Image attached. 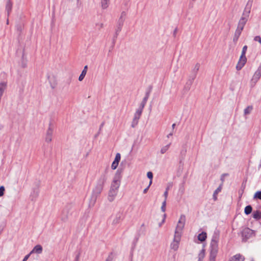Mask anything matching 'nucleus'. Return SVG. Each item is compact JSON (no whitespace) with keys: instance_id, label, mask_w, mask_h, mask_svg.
Listing matches in <instances>:
<instances>
[{"instance_id":"obj_1","label":"nucleus","mask_w":261,"mask_h":261,"mask_svg":"<svg viewBox=\"0 0 261 261\" xmlns=\"http://www.w3.org/2000/svg\"><path fill=\"white\" fill-rule=\"evenodd\" d=\"M218 237L217 236H213L211 243V250L210 255V261H215L218 252Z\"/></svg>"},{"instance_id":"obj_2","label":"nucleus","mask_w":261,"mask_h":261,"mask_svg":"<svg viewBox=\"0 0 261 261\" xmlns=\"http://www.w3.org/2000/svg\"><path fill=\"white\" fill-rule=\"evenodd\" d=\"M185 223L186 216L184 215H181L177 222L174 234H178V236H181L182 231L185 227Z\"/></svg>"},{"instance_id":"obj_3","label":"nucleus","mask_w":261,"mask_h":261,"mask_svg":"<svg viewBox=\"0 0 261 261\" xmlns=\"http://www.w3.org/2000/svg\"><path fill=\"white\" fill-rule=\"evenodd\" d=\"M247 49V46L246 45H245L242 49V54L241 55V57L240 58L239 61L236 66V69L238 70H241L242 67L244 66L245 64L247 59L245 56V54L246 52Z\"/></svg>"},{"instance_id":"obj_4","label":"nucleus","mask_w":261,"mask_h":261,"mask_svg":"<svg viewBox=\"0 0 261 261\" xmlns=\"http://www.w3.org/2000/svg\"><path fill=\"white\" fill-rule=\"evenodd\" d=\"M121 171L120 170H118L117 171L111 183V187L118 189L119 188L121 178Z\"/></svg>"},{"instance_id":"obj_5","label":"nucleus","mask_w":261,"mask_h":261,"mask_svg":"<svg viewBox=\"0 0 261 261\" xmlns=\"http://www.w3.org/2000/svg\"><path fill=\"white\" fill-rule=\"evenodd\" d=\"M249 13H250L249 11H245L243 13L242 16L241 17V18H240V19L239 21L238 28L243 30L244 27L248 20Z\"/></svg>"},{"instance_id":"obj_6","label":"nucleus","mask_w":261,"mask_h":261,"mask_svg":"<svg viewBox=\"0 0 261 261\" xmlns=\"http://www.w3.org/2000/svg\"><path fill=\"white\" fill-rule=\"evenodd\" d=\"M200 67V64L199 63H197L193 69V71L195 73L188 80L186 83V87L189 89L191 85L192 84L194 79L196 77V73L198 71Z\"/></svg>"},{"instance_id":"obj_7","label":"nucleus","mask_w":261,"mask_h":261,"mask_svg":"<svg viewBox=\"0 0 261 261\" xmlns=\"http://www.w3.org/2000/svg\"><path fill=\"white\" fill-rule=\"evenodd\" d=\"M181 236L178 234H174V239L171 244L170 247L174 251H176L179 247V242L180 241Z\"/></svg>"},{"instance_id":"obj_8","label":"nucleus","mask_w":261,"mask_h":261,"mask_svg":"<svg viewBox=\"0 0 261 261\" xmlns=\"http://www.w3.org/2000/svg\"><path fill=\"white\" fill-rule=\"evenodd\" d=\"M126 16V13L125 12H122L121 13L120 17L118 20V24H117V29L116 30V34L118 33L121 31L122 27L123 25V22L125 20V17Z\"/></svg>"},{"instance_id":"obj_9","label":"nucleus","mask_w":261,"mask_h":261,"mask_svg":"<svg viewBox=\"0 0 261 261\" xmlns=\"http://www.w3.org/2000/svg\"><path fill=\"white\" fill-rule=\"evenodd\" d=\"M103 186L97 184L92 192V197L96 199V197L101 193L103 190Z\"/></svg>"},{"instance_id":"obj_10","label":"nucleus","mask_w":261,"mask_h":261,"mask_svg":"<svg viewBox=\"0 0 261 261\" xmlns=\"http://www.w3.org/2000/svg\"><path fill=\"white\" fill-rule=\"evenodd\" d=\"M143 109L139 108L134 115V118L133 121L132 126L134 127L138 123V120L140 119V117L142 114Z\"/></svg>"},{"instance_id":"obj_11","label":"nucleus","mask_w":261,"mask_h":261,"mask_svg":"<svg viewBox=\"0 0 261 261\" xmlns=\"http://www.w3.org/2000/svg\"><path fill=\"white\" fill-rule=\"evenodd\" d=\"M122 220V213L119 212L112 217V224L116 225Z\"/></svg>"},{"instance_id":"obj_12","label":"nucleus","mask_w":261,"mask_h":261,"mask_svg":"<svg viewBox=\"0 0 261 261\" xmlns=\"http://www.w3.org/2000/svg\"><path fill=\"white\" fill-rule=\"evenodd\" d=\"M252 234V230L249 228H245L243 230L242 232V237L243 240L244 241H247V240L249 238L251 235Z\"/></svg>"},{"instance_id":"obj_13","label":"nucleus","mask_w":261,"mask_h":261,"mask_svg":"<svg viewBox=\"0 0 261 261\" xmlns=\"http://www.w3.org/2000/svg\"><path fill=\"white\" fill-rule=\"evenodd\" d=\"M43 248L40 245H37L35 246L32 250L30 252V254L36 253L41 254L42 252Z\"/></svg>"},{"instance_id":"obj_14","label":"nucleus","mask_w":261,"mask_h":261,"mask_svg":"<svg viewBox=\"0 0 261 261\" xmlns=\"http://www.w3.org/2000/svg\"><path fill=\"white\" fill-rule=\"evenodd\" d=\"M245 257L241 254H237L230 258V261H244Z\"/></svg>"},{"instance_id":"obj_15","label":"nucleus","mask_w":261,"mask_h":261,"mask_svg":"<svg viewBox=\"0 0 261 261\" xmlns=\"http://www.w3.org/2000/svg\"><path fill=\"white\" fill-rule=\"evenodd\" d=\"M107 179V176L106 173H102L99 177L97 181V184L103 186Z\"/></svg>"},{"instance_id":"obj_16","label":"nucleus","mask_w":261,"mask_h":261,"mask_svg":"<svg viewBox=\"0 0 261 261\" xmlns=\"http://www.w3.org/2000/svg\"><path fill=\"white\" fill-rule=\"evenodd\" d=\"M260 76L261 73L259 72L258 71L256 70L252 76V78L251 79V82L254 83V84H255L260 79Z\"/></svg>"},{"instance_id":"obj_17","label":"nucleus","mask_w":261,"mask_h":261,"mask_svg":"<svg viewBox=\"0 0 261 261\" xmlns=\"http://www.w3.org/2000/svg\"><path fill=\"white\" fill-rule=\"evenodd\" d=\"M12 8V3L10 0H8L7 2L6 5V10L7 11L8 16H9V15L11 12Z\"/></svg>"},{"instance_id":"obj_18","label":"nucleus","mask_w":261,"mask_h":261,"mask_svg":"<svg viewBox=\"0 0 261 261\" xmlns=\"http://www.w3.org/2000/svg\"><path fill=\"white\" fill-rule=\"evenodd\" d=\"M110 0H101L100 6L102 10L107 9L109 6Z\"/></svg>"},{"instance_id":"obj_19","label":"nucleus","mask_w":261,"mask_h":261,"mask_svg":"<svg viewBox=\"0 0 261 261\" xmlns=\"http://www.w3.org/2000/svg\"><path fill=\"white\" fill-rule=\"evenodd\" d=\"M117 195V194L115 192L109 190L108 197L109 201L111 202L113 201L115 199Z\"/></svg>"},{"instance_id":"obj_20","label":"nucleus","mask_w":261,"mask_h":261,"mask_svg":"<svg viewBox=\"0 0 261 261\" xmlns=\"http://www.w3.org/2000/svg\"><path fill=\"white\" fill-rule=\"evenodd\" d=\"M206 238V232H202L200 233L198 236V240L200 242H203L205 240Z\"/></svg>"},{"instance_id":"obj_21","label":"nucleus","mask_w":261,"mask_h":261,"mask_svg":"<svg viewBox=\"0 0 261 261\" xmlns=\"http://www.w3.org/2000/svg\"><path fill=\"white\" fill-rule=\"evenodd\" d=\"M222 184H221L219 187L215 191L213 194V198L215 200L217 199V194L221 191L222 189Z\"/></svg>"},{"instance_id":"obj_22","label":"nucleus","mask_w":261,"mask_h":261,"mask_svg":"<svg viewBox=\"0 0 261 261\" xmlns=\"http://www.w3.org/2000/svg\"><path fill=\"white\" fill-rule=\"evenodd\" d=\"M253 217L256 219H259L261 218V212L259 211H256L253 213Z\"/></svg>"},{"instance_id":"obj_23","label":"nucleus","mask_w":261,"mask_h":261,"mask_svg":"<svg viewBox=\"0 0 261 261\" xmlns=\"http://www.w3.org/2000/svg\"><path fill=\"white\" fill-rule=\"evenodd\" d=\"M148 95L147 94L146 96L143 98L141 103L140 105L139 108L143 109H144L145 105V104L147 102V100L148 99Z\"/></svg>"},{"instance_id":"obj_24","label":"nucleus","mask_w":261,"mask_h":261,"mask_svg":"<svg viewBox=\"0 0 261 261\" xmlns=\"http://www.w3.org/2000/svg\"><path fill=\"white\" fill-rule=\"evenodd\" d=\"M171 145V143H169L168 144L163 146L161 149V153L162 154L165 153L169 148Z\"/></svg>"},{"instance_id":"obj_25","label":"nucleus","mask_w":261,"mask_h":261,"mask_svg":"<svg viewBox=\"0 0 261 261\" xmlns=\"http://www.w3.org/2000/svg\"><path fill=\"white\" fill-rule=\"evenodd\" d=\"M253 109V107L251 106H248L244 111V115H247L249 114Z\"/></svg>"},{"instance_id":"obj_26","label":"nucleus","mask_w":261,"mask_h":261,"mask_svg":"<svg viewBox=\"0 0 261 261\" xmlns=\"http://www.w3.org/2000/svg\"><path fill=\"white\" fill-rule=\"evenodd\" d=\"M6 83L5 82H2L0 83V92L4 93L6 88Z\"/></svg>"},{"instance_id":"obj_27","label":"nucleus","mask_w":261,"mask_h":261,"mask_svg":"<svg viewBox=\"0 0 261 261\" xmlns=\"http://www.w3.org/2000/svg\"><path fill=\"white\" fill-rule=\"evenodd\" d=\"M204 249H202L198 254V261H202L204 257Z\"/></svg>"},{"instance_id":"obj_28","label":"nucleus","mask_w":261,"mask_h":261,"mask_svg":"<svg viewBox=\"0 0 261 261\" xmlns=\"http://www.w3.org/2000/svg\"><path fill=\"white\" fill-rule=\"evenodd\" d=\"M252 210V207L250 205H247L245 208V213L246 215H249L251 213Z\"/></svg>"},{"instance_id":"obj_29","label":"nucleus","mask_w":261,"mask_h":261,"mask_svg":"<svg viewBox=\"0 0 261 261\" xmlns=\"http://www.w3.org/2000/svg\"><path fill=\"white\" fill-rule=\"evenodd\" d=\"M147 176L150 179L149 185H151L152 182L153 174L151 172L149 171L147 173Z\"/></svg>"},{"instance_id":"obj_30","label":"nucleus","mask_w":261,"mask_h":261,"mask_svg":"<svg viewBox=\"0 0 261 261\" xmlns=\"http://www.w3.org/2000/svg\"><path fill=\"white\" fill-rule=\"evenodd\" d=\"M242 29H240L239 28L237 27L236 31H235V33H234V35L236 36V37H239L241 34V32L242 31Z\"/></svg>"},{"instance_id":"obj_31","label":"nucleus","mask_w":261,"mask_h":261,"mask_svg":"<svg viewBox=\"0 0 261 261\" xmlns=\"http://www.w3.org/2000/svg\"><path fill=\"white\" fill-rule=\"evenodd\" d=\"M86 73H87L85 72V71H82V73H81L79 77V81H82L83 80V79H84Z\"/></svg>"},{"instance_id":"obj_32","label":"nucleus","mask_w":261,"mask_h":261,"mask_svg":"<svg viewBox=\"0 0 261 261\" xmlns=\"http://www.w3.org/2000/svg\"><path fill=\"white\" fill-rule=\"evenodd\" d=\"M253 198L254 199L258 198L261 199V191L256 192L254 195Z\"/></svg>"},{"instance_id":"obj_33","label":"nucleus","mask_w":261,"mask_h":261,"mask_svg":"<svg viewBox=\"0 0 261 261\" xmlns=\"http://www.w3.org/2000/svg\"><path fill=\"white\" fill-rule=\"evenodd\" d=\"M118 164H119L118 162H116L115 161H113L112 164V165H111L112 169L113 170L116 169L118 166Z\"/></svg>"},{"instance_id":"obj_34","label":"nucleus","mask_w":261,"mask_h":261,"mask_svg":"<svg viewBox=\"0 0 261 261\" xmlns=\"http://www.w3.org/2000/svg\"><path fill=\"white\" fill-rule=\"evenodd\" d=\"M121 159V155L119 153H117L116 154L115 158L114 161H115L116 162H119Z\"/></svg>"},{"instance_id":"obj_35","label":"nucleus","mask_w":261,"mask_h":261,"mask_svg":"<svg viewBox=\"0 0 261 261\" xmlns=\"http://www.w3.org/2000/svg\"><path fill=\"white\" fill-rule=\"evenodd\" d=\"M253 40L255 42H258L261 45V37L259 36H255Z\"/></svg>"},{"instance_id":"obj_36","label":"nucleus","mask_w":261,"mask_h":261,"mask_svg":"<svg viewBox=\"0 0 261 261\" xmlns=\"http://www.w3.org/2000/svg\"><path fill=\"white\" fill-rule=\"evenodd\" d=\"M166 200H164L162 203V205L161 206V210L163 212H165L166 211Z\"/></svg>"},{"instance_id":"obj_37","label":"nucleus","mask_w":261,"mask_h":261,"mask_svg":"<svg viewBox=\"0 0 261 261\" xmlns=\"http://www.w3.org/2000/svg\"><path fill=\"white\" fill-rule=\"evenodd\" d=\"M52 135H53V130L50 128H49L48 129V130H47L46 136L52 137Z\"/></svg>"},{"instance_id":"obj_38","label":"nucleus","mask_w":261,"mask_h":261,"mask_svg":"<svg viewBox=\"0 0 261 261\" xmlns=\"http://www.w3.org/2000/svg\"><path fill=\"white\" fill-rule=\"evenodd\" d=\"M5 191V188L3 186L0 187V196H2L4 195Z\"/></svg>"},{"instance_id":"obj_39","label":"nucleus","mask_w":261,"mask_h":261,"mask_svg":"<svg viewBox=\"0 0 261 261\" xmlns=\"http://www.w3.org/2000/svg\"><path fill=\"white\" fill-rule=\"evenodd\" d=\"M166 214H164V215H163V219H162V220L161 222H160V223L159 224V227H161V226L162 225V224L165 222V219H166Z\"/></svg>"},{"instance_id":"obj_40","label":"nucleus","mask_w":261,"mask_h":261,"mask_svg":"<svg viewBox=\"0 0 261 261\" xmlns=\"http://www.w3.org/2000/svg\"><path fill=\"white\" fill-rule=\"evenodd\" d=\"M51 140H52V137L46 136L45 141L46 142L49 143V142H50L51 141Z\"/></svg>"},{"instance_id":"obj_41","label":"nucleus","mask_w":261,"mask_h":261,"mask_svg":"<svg viewBox=\"0 0 261 261\" xmlns=\"http://www.w3.org/2000/svg\"><path fill=\"white\" fill-rule=\"evenodd\" d=\"M96 25L98 29H102L103 27V24L101 22H98V23H96Z\"/></svg>"},{"instance_id":"obj_42","label":"nucleus","mask_w":261,"mask_h":261,"mask_svg":"<svg viewBox=\"0 0 261 261\" xmlns=\"http://www.w3.org/2000/svg\"><path fill=\"white\" fill-rule=\"evenodd\" d=\"M118 188H112V187H110V190L112 191V192H115L116 193H118Z\"/></svg>"},{"instance_id":"obj_43","label":"nucleus","mask_w":261,"mask_h":261,"mask_svg":"<svg viewBox=\"0 0 261 261\" xmlns=\"http://www.w3.org/2000/svg\"><path fill=\"white\" fill-rule=\"evenodd\" d=\"M168 191H165V192H164V196L165 197V200H166L167 198V196H168Z\"/></svg>"},{"instance_id":"obj_44","label":"nucleus","mask_w":261,"mask_h":261,"mask_svg":"<svg viewBox=\"0 0 261 261\" xmlns=\"http://www.w3.org/2000/svg\"><path fill=\"white\" fill-rule=\"evenodd\" d=\"M172 184L171 183L168 184L167 186L166 190L168 191L172 187Z\"/></svg>"},{"instance_id":"obj_45","label":"nucleus","mask_w":261,"mask_h":261,"mask_svg":"<svg viewBox=\"0 0 261 261\" xmlns=\"http://www.w3.org/2000/svg\"><path fill=\"white\" fill-rule=\"evenodd\" d=\"M224 175H228V174H223L221 176V180H222V182H223L224 180Z\"/></svg>"},{"instance_id":"obj_46","label":"nucleus","mask_w":261,"mask_h":261,"mask_svg":"<svg viewBox=\"0 0 261 261\" xmlns=\"http://www.w3.org/2000/svg\"><path fill=\"white\" fill-rule=\"evenodd\" d=\"M30 255L31 254H30V253H29V254L25 256V257H24V258L23 259V260L22 261H27Z\"/></svg>"},{"instance_id":"obj_47","label":"nucleus","mask_w":261,"mask_h":261,"mask_svg":"<svg viewBox=\"0 0 261 261\" xmlns=\"http://www.w3.org/2000/svg\"><path fill=\"white\" fill-rule=\"evenodd\" d=\"M150 185L149 184V185L148 186V187L147 188H146L144 190H143V193H146L147 191L148 190L149 187H150Z\"/></svg>"},{"instance_id":"obj_48","label":"nucleus","mask_w":261,"mask_h":261,"mask_svg":"<svg viewBox=\"0 0 261 261\" xmlns=\"http://www.w3.org/2000/svg\"><path fill=\"white\" fill-rule=\"evenodd\" d=\"M112 257L111 255H109L107 259H106V261H112Z\"/></svg>"},{"instance_id":"obj_49","label":"nucleus","mask_w":261,"mask_h":261,"mask_svg":"<svg viewBox=\"0 0 261 261\" xmlns=\"http://www.w3.org/2000/svg\"><path fill=\"white\" fill-rule=\"evenodd\" d=\"M239 37H236V36L234 35L233 40L234 42H237Z\"/></svg>"},{"instance_id":"obj_50","label":"nucleus","mask_w":261,"mask_h":261,"mask_svg":"<svg viewBox=\"0 0 261 261\" xmlns=\"http://www.w3.org/2000/svg\"><path fill=\"white\" fill-rule=\"evenodd\" d=\"M87 69H88V66H87V65H86V66L84 67V69H83V71H85V72H86V73H87Z\"/></svg>"},{"instance_id":"obj_51","label":"nucleus","mask_w":261,"mask_h":261,"mask_svg":"<svg viewBox=\"0 0 261 261\" xmlns=\"http://www.w3.org/2000/svg\"><path fill=\"white\" fill-rule=\"evenodd\" d=\"M257 70L261 73V63H260V64L258 68H257Z\"/></svg>"},{"instance_id":"obj_52","label":"nucleus","mask_w":261,"mask_h":261,"mask_svg":"<svg viewBox=\"0 0 261 261\" xmlns=\"http://www.w3.org/2000/svg\"><path fill=\"white\" fill-rule=\"evenodd\" d=\"M172 136V133H169L167 135V138H169L170 137Z\"/></svg>"},{"instance_id":"obj_53","label":"nucleus","mask_w":261,"mask_h":261,"mask_svg":"<svg viewBox=\"0 0 261 261\" xmlns=\"http://www.w3.org/2000/svg\"><path fill=\"white\" fill-rule=\"evenodd\" d=\"M175 123H174V124H172V129H173V130H174V127H175Z\"/></svg>"},{"instance_id":"obj_54","label":"nucleus","mask_w":261,"mask_h":261,"mask_svg":"<svg viewBox=\"0 0 261 261\" xmlns=\"http://www.w3.org/2000/svg\"><path fill=\"white\" fill-rule=\"evenodd\" d=\"M173 133H174V130L172 129V131L170 133H172V135H173Z\"/></svg>"},{"instance_id":"obj_55","label":"nucleus","mask_w":261,"mask_h":261,"mask_svg":"<svg viewBox=\"0 0 261 261\" xmlns=\"http://www.w3.org/2000/svg\"><path fill=\"white\" fill-rule=\"evenodd\" d=\"M7 24H9V20L8 19H7Z\"/></svg>"},{"instance_id":"obj_56","label":"nucleus","mask_w":261,"mask_h":261,"mask_svg":"<svg viewBox=\"0 0 261 261\" xmlns=\"http://www.w3.org/2000/svg\"><path fill=\"white\" fill-rule=\"evenodd\" d=\"M22 66H23V67H25L26 66V64H24L22 65Z\"/></svg>"},{"instance_id":"obj_57","label":"nucleus","mask_w":261,"mask_h":261,"mask_svg":"<svg viewBox=\"0 0 261 261\" xmlns=\"http://www.w3.org/2000/svg\"><path fill=\"white\" fill-rule=\"evenodd\" d=\"M2 229H0V234L2 233Z\"/></svg>"},{"instance_id":"obj_58","label":"nucleus","mask_w":261,"mask_h":261,"mask_svg":"<svg viewBox=\"0 0 261 261\" xmlns=\"http://www.w3.org/2000/svg\"><path fill=\"white\" fill-rule=\"evenodd\" d=\"M253 261V260H252Z\"/></svg>"}]
</instances>
